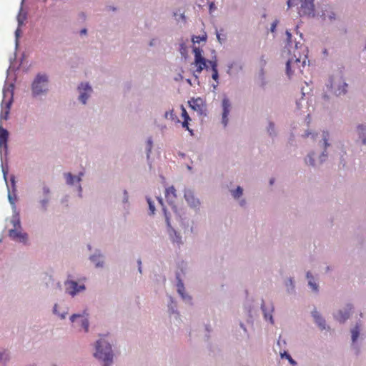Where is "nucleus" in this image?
Returning a JSON list of instances; mask_svg holds the SVG:
<instances>
[{"instance_id": "1", "label": "nucleus", "mask_w": 366, "mask_h": 366, "mask_svg": "<svg viewBox=\"0 0 366 366\" xmlns=\"http://www.w3.org/2000/svg\"><path fill=\"white\" fill-rule=\"evenodd\" d=\"M94 356L103 361V366H109L113 362V353L110 344L102 339L98 340Z\"/></svg>"}, {"instance_id": "2", "label": "nucleus", "mask_w": 366, "mask_h": 366, "mask_svg": "<svg viewBox=\"0 0 366 366\" xmlns=\"http://www.w3.org/2000/svg\"><path fill=\"white\" fill-rule=\"evenodd\" d=\"M47 76L44 74H38L34 80L31 86L34 96L41 94L46 92Z\"/></svg>"}, {"instance_id": "3", "label": "nucleus", "mask_w": 366, "mask_h": 366, "mask_svg": "<svg viewBox=\"0 0 366 366\" xmlns=\"http://www.w3.org/2000/svg\"><path fill=\"white\" fill-rule=\"evenodd\" d=\"M12 222L14 229L9 231V237L13 240L25 243L27 240V234L21 232L20 221L19 219H14Z\"/></svg>"}, {"instance_id": "4", "label": "nucleus", "mask_w": 366, "mask_h": 366, "mask_svg": "<svg viewBox=\"0 0 366 366\" xmlns=\"http://www.w3.org/2000/svg\"><path fill=\"white\" fill-rule=\"evenodd\" d=\"M13 102V93L10 91H4V99L1 102V119L6 120L10 112Z\"/></svg>"}, {"instance_id": "5", "label": "nucleus", "mask_w": 366, "mask_h": 366, "mask_svg": "<svg viewBox=\"0 0 366 366\" xmlns=\"http://www.w3.org/2000/svg\"><path fill=\"white\" fill-rule=\"evenodd\" d=\"M193 53L194 54L193 64L197 67L195 71L200 74L204 69L207 68V63H208L209 61L202 56V50L201 49L194 47Z\"/></svg>"}, {"instance_id": "6", "label": "nucleus", "mask_w": 366, "mask_h": 366, "mask_svg": "<svg viewBox=\"0 0 366 366\" xmlns=\"http://www.w3.org/2000/svg\"><path fill=\"white\" fill-rule=\"evenodd\" d=\"M295 59L292 58L287 61L286 72H287V74L288 75V76H290L292 75V69H291L292 66H296L297 69L301 70V68L304 67L306 64V60H307L306 56H304L302 58L301 56H300L299 58H297L295 56Z\"/></svg>"}, {"instance_id": "7", "label": "nucleus", "mask_w": 366, "mask_h": 366, "mask_svg": "<svg viewBox=\"0 0 366 366\" xmlns=\"http://www.w3.org/2000/svg\"><path fill=\"white\" fill-rule=\"evenodd\" d=\"M314 0H301V6L300 9V16L313 14L315 11Z\"/></svg>"}, {"instance_id": "8", "label": "nucleus", "mask_w": 366, "mask_h": 366, "mask_svg": "<svg viewBox=\"0 0 366 366\" xmlns=\"http://www.w3.org/2000/svg\"><path fill=\"white\" fill-rule=\"evenodd\" d=\"M222 110H223V112H222V124H224V127H226L228 123V115L229 114L230 109H231V104H230V102L228 99V98L224 97L222 99Z\"/></svg>"}, {"instance_id": "9", "label": "nucleus", "mask_w": 366, "mask_h": 366, "mask_svg": "<svg viewBox=\"0 0 366 366\" xmlns=\"http://www.w3.org/2000/svg\"><path fill=\"white\" fill-rule=\"evenodd\" d=\"M66 292L72 296L85 288L84 285L79 286L74 281H69L66 282Z\"/></svg>"}, {"instance_id": "10", "label": "nucleus", "mask_w": 366, "mask_h": 366, "mask_svg": "<svg viewBox=\"0 0 366 366\" xmlns=\"http://www.w3.org/2000/svg\"><path fill=\"white\" fill-rule=\"evenodd\" d=\"M79 89L81 92L80 96H79V100L84 104H86V100L88 99V97H89V94L86 93V92H91L92 88L89 85V84L81 83L80 84V86H79Z\"/></svg>"}, {"instance_id": "11", "label": "nucleus", "mask_w": 366, "mask_h": 366, "mask_svg": "<svg viewBox=\"0 0 366 366\" xmlns=\"http://www.w3.org/2000/svg\"><path fill=\"white\" fill-rule=\"evenodd\" d=\"M188 103L193 110L197 112L199 114L203 112L204 104L203 100L201 98H193L189 101Z\"/></svg>"}, {"instance_id": "12", "label": "nucleus", "mask_w": 366, "mask_h": 366, "mask_svg": "<svg viewBox=\"0 0 366 366\" xmlns=\"http://www.w3.org/2000/svg\"><path fill=\"white\" fill-rule=\"evenodd\" d=\"M335 86L336 81L332 79H331L330 87L331 89L334 91L335 94L337 96H340L341 94H345L346 93L347 84H346L345 82H342V84L341 85L340 84L337 88H336Z\"/></svg>"}, {"instance_id": "13", "label": "nucleus", "mask_w": 366, "mask_h": 366, "mask_svg": "<svg viewBox=\"0 0 366 366\" xmlns=\"http://www.w3.org/2000/svg\"><path fill=\"white\" fill-rule=\"evenodd\" d=\"M184 197L188 204H189L192 207H195L199 204V200L194 197V194L191 190L185 191Z\"/></svg>"}, {"instance_id": "14", "label": "nucleus", "mask_w": 366, "mask_h": 366, "mask_svg": "<svg viewBox=\"0 0 366 366\" xmlns=\"http://www.w3.org/2000/svg\"><path fill=\"white\" fill-rule=\"evenodd\" d=\"M9 138V132L6 129L0 127V147L7 148V141Z\"/></svg>"}, {"instance_id": "15", "label": "nucleus", "mask_w": 366, "mask_h": 366, "mask_svg": "<svg viewBox=\"0 0 366 366\" xmlns=\"http://www.w3.org/2000/svg\"><path fill=\"white\" fill-rule=\"evenodd\" d=\"M176 197V189L173 186H171L166 189L165 197L168 202H173Z\"/></svg>"}, {"instance_id": "16", "label": "nucleus", "mask_w": 366, "mask_h": 366, "mask_svg": "<svg viewBox=\"0 0 366 366\" xmlns=\"http://www.w3.org/2000/svg\"><path fill=\"white\" fill-rule=\"evenodd\" d=\"M81 318V325L84 329V331L86 332H88L89 329V321L87 318H84L83 315H73L71 316L70 320L72 322H74L76 318Z\"/></svg>"}, {"instance_id": "17", "label": "nucleus", "mask_w": 366, "mask_h": 366, "mask_svg": "<svg viewBox=\"0 0 366 366\" xmlns=\"http://www.w3.org/2000/svg\"><path fill=\"white\" fill-rule=\"evenodd\" d=\"M208 63L212 67V77L214 80L217 81L219 78L218 71H217V63L216 60L209 61Z\"/></svg>"}, {"instance_id": "18", "label": "nucleus", "mask_w": 366, "mask_h": 366, "mask_svg": "<svg viewBox=\"0 0 366 366\" xmlns=\"http://www.w3.org/2000/svg\"><path fill=\"white\" fill-rule=\"evenodd\" d=\"M82 173H79V177H76L74 175H72L71 173H66L65 174L66 183L68 184H73L74 183V179H76L78 182L81 181V176H82Z\"/></svg>"}, {"instance_id": "19", "label": "nucleus", "mask_w": 366, "mask_h": 366, "mask_svg": "<svg viewBox=\"0 0 366 366\" xmlns=\"http://www.w3.org/2000/svg\"><path fill=\"white\" fill-rule=\"evenodd\" d=\"M312 315H313V317L315 318V320L316 323L318 325L320 328L321 330L325 329V320L323 318H322L320 317V315H319L317 312H315Z\"/></svg>"}, {"instance_id": "20", "label": "nucleus", "mask_w": 366, "mask_h": 366, "mask_svg": "<svg viewBox=\"0 0 366 366\" xmlns=\"http://www.w3.org/2000/svg\"><path fill=\"white\" fill-rule=\"evenodd\" d=\"M169 234L173 242H176L178 244H182V237L174 229H171Z\"/></svg>"}, {"instance_id": "21", "label": "nucleus", "mask_w": 366, "mask_h": 366, "mask_svg": "<svg viewBox=\"0 0 366 366\" xmlns=\"http://www.w3.org/2000/svg\"><path fill=\"white\" fill-rule=\"evenodd\" d=\"M349 312H343L342 311H339L335 315V318L340 322H343L349 317Z\"/></svg>"}, {"instance_id": "22", "label": "nucleus", "mask_w": 366, "mask_h": 366, "mask_svg": "<svg viewBox=\"0 0 366 366\" xmlns=\"http://www.w3.org/2000/svg\"><path fill=\"white\" fill-rule=\"evenodd\" d=\"M360 138L362 139L363 143H366V128L362 125H360L357 127Z\"/></svg>"}, {"instance_id": "23", "label": "nucleus", "mask_w": 366, "mask_h": 366, "mask_svg": "<svg viewBox=\"0 0 366 366\" xmlns=\"http://www.w3.org/2000/svg\"><path fill=\"white\" fill-rule=\"evenodd\" d=\"M322 137L323 141V146L326 148L327 147L329 146V144L327 142L329 139V133L327 132H323Z\"/></svg>"}, {"instance_id": "24", "label": "nucleus", "mask_w": 366, "mask_h": 366, "mask_svg": "<svg viewBox=\"0 0 366 366\" xmlns=\"http://www.w3.org/2000/svg\"><path fill=\"white\" fill-rule=\"evenodd\" d=\"M181 109H182V117L184 119V121L189 122L191 120V118L189 117L185 108L183 106H182Z\"/></svg>"}, {"instance_id": "25", "label": "nucleus", "mask_w": 366, "mask_h": 366, "mask_svg": "<svg viewBox=\"0 0 366 366\" xmlns=\"http://www.w3.org/2000/svg\"><path fill=\"white\" fill-rule=\"evenodd\" d=\"M358 336H359V327L357 326H356L355 328H354L352 330V342H355L356 340L357 339Z\"/></svg>"}, {"instance_id": "26", "label": "nucleus", "mask_w": 366, "mask_h": 366, "mask_svg": "<svg viewBox=\"0 0 366 366\" xmlns=\"http://www.w3.org/2000/svg\"><path fill=\"white\" fill-rule=\"evenodd\" d=\"M242 194V189L238 187L235 190L232 192V195L234 198H238Z\"/></svg>"}, {"instance_id": "27", "label": "nucleus", "mask_w": 366, "mask_h": 366, "mask_svg": "<svg viewBox=\"0 0 366 366\" xmlns=\"http://www.w3.org/2000/svg\"><path fill=\"white\" fill-rule=\"evenodd\" d=\"M184 290V285L181 281H179L177 284V290H178V292L181 295V296L183 298L184 297V292H183Z\"/></svg>"}, {"instance_id": "28", "label": "nucleus", "mask_w": 366, "mask_h": 366, "mask_svg": "<svg viewBox=\"0 0 366 366\" xmlns=\"http://www.w3.org/2000/svg\"><path fill=\"white\" fill-rule=\"evenodd\" d=\"M282 357H285L288 360L290 364H292L293 366H295L297 363L292 358V357L287 354L286 352H285L283 354H282Z\"/></svg>"}, {"instance_id": "29", "label": "nucleus", "mask_w": 366, "mask_h": 366, "mask_svg": "<svg viewBox=\"0 0 366 366\" xmlns=\"http://www.w3.org/2000/svg\"><path fill=\"white\" fill-rule=\"evenodd\" d=\"M206 37L205 36H194L192 37V41L194 43H199L201 41H205Z\"/></svg>"}, {"instance_id": "30", "label": "nucleus", "mask_w": 366, "mask_h": 366, "mask_svg": "<svg viewBox=\"0 0 366 366\" xmlns=\"http://www.w3.org/2000/svg\"><path fill=\"white\" fill-rule=\"evenodd\" d=\"M147 202H148L149 207V209H150V211H151V213H152V214H154V211H155V207H154V204H153V203H152V202L150 200V199H147Z\"/></svg>"}, {"instance_id": "31", "label": "nucleus", "mask_w": 366, "mask_h": 366, "mask_svg": "<svg viewBox=\"0 0 366 366\" xmlns=\"http://www.w3.org/2000/svg\"><path fill=\"white\" fill-rule=\"evenodd\" d=\"M182 127L184 128H185L187 130H188L192 135L193 134V131L192 129H190L189 127V122L183 121Z\"/></svg>"}, {"instance_id": "32", "label": "nucleus", "mask_w": 366, "mask_h": 366, "mask_svg": "<svg viewBox=\"0 0 366 366\" xmlns=\"http://www.w3.org/2000/svg\"><path fill=\"white\" fill-rule=\"evenodd\" d=\"M8 357H9V354L6 351H4L0 353V360H1L5 361L7 360Z\"/></svg>"}, {"instance_id": "33", "label": "nucleus", "mask_w": 366, "mask_h": 366, "mask_svg": "<svg viewBox=\"0 0 366 366\" xmlns=\"http://www.w3.org/2000/svg\"><path fill=\"white\" fill-rule=\"evenodd\" d=\"M306 162H307V164H309L312 166L314 165V159H313L312 155H310V154L308 155L307 158L306 159Z\"/></svg>"}, {"instance_id": "34", "label": "nucleus", "mask_w": 366, "mask_h": 366, "mask_svg": "<svg viewBox=\"0 0 366 366\" xmlns=\"http://www.w3.org/2000/svg\"><path fill=\"white\" fill-rule=\"evenodd\" d=\"M309 285L314 291H315V292L317 291V287H318L317 285L315 282H312L311 280H309Z\"/></svg>"}, {"instance_id": "35", "label": "nucleus", "mask_w": 366, "mask_h": 366, "mask_svg": "<svg viewBox=\"0 0 366 366\" xmlns=\"http://www.w3.org/2000/svg\"><path fill=\"white\" fill-rule=\"evenodd\" d=\"M277 23L278 21H275L272 23V26H271V31L272 32H274L275 29H276V26L277 25Z\"/></svg>"}, {"instance_id": "36", "label": "nucleus", "mask_w": 366, "mask_h": 366, "mask_svg": "<svg viewBox=\"0 0 366 366\" xmlns=\"http://www.w3.org/2000/svg\"><path fill=\"white\" fill-rule=\"evenodd\" d=\"M49 189L47 187H43V192L45 195H48L49 194Z\"/></svg>"}, {"instance_id": "37", "label": "nucleus", "mask_w": 366, "mask_h": 366, "mask_svg": "<svg viewBox=\"0 0 366 366\" xmlns=\"http://www.w3.org/2000/svg\"><path fill=\"white\" fill-rule=\"evenodd\" d=\"M148 147H149V152L151 151L152 146V141L151 139H149L147 141Z\"/></svg>"}, {"instance_id": "38", "label": "nucleus", "mask_w": 366, "mask_h": 366, "mask_svg": "<svg viewBox=\"0 0 366 366\" xmlns=\"http://www.w3.org/2000/svg\"><path fill=\"white\" fill-rule=\"evenodd\" d=\"M215 9L214 4L213 2L209 4V11L212 12Z\"/></svg>"}, {"instance_id": "39", "label": "nucleus", "mask_w": 366, "mask_h": 366, "mask_svg": "<svg viewBox=\"0 0 366 366\" xmlns=\"http://www.w3.org/2000/svg\"><path fill=\"white\" fill-rule=\"evenodd\" d=\"M264 317H265V318H266V319L269 318V320H270V322H271L272 323H273V322H273V320H272V315H268L265 314V315H264Z\"/></svg>"}, {"instance_id": "40", "label": "nucleus", "mask_w": 366, "mask_h": 366, "mask_svg": "<svg viewBox=\"0 0 366 366\" xmlns=\"http://www.w3.org/2000/svg\"><path fill=\"white\" fill-rule=\"evenodd\" d=\"M295 1V0H288V1H287V6H288V7H289V8H290L291 6H293V1Z\"/></svg>"}, {"instance_id": "41", "label": "nucleus", "mask_w": 366, "mask_h": 366, "mask_svg": "<svg viewBox=\"0 0 366 366\" xmlns=\"http://www.w3.org/2000/svg\"><path fill=\"white\" fill-rule=\"evenodd\" d=\"M9 202H11V204H14V198H12V197L11 196L10 194H9Z\"/></svg>"}, {"instance_id": "42", "label": "nucleus", "mask_w": 366, "mask_h": 366, "mask_svg": "<svg viewBox=\"0 0 366 366\" xmlns=\"http://www.w3.org/2000/svg\"><path fill=\"white\" fill-rule=\"evenodd\" d=\"M47 202H48V200H47V199H44V200H42L41 203H42L43 207H46V204H47Z\"/></svg>"}, {"instance_id": "43", "label": "nucleus", "mask_w": 366, "mask_h": 366, "mask_svg": "<svg viewBox=\"0 0 366 366\" xmlns=\"http://www.w3.org/2000/svg\"><path fill=\"white\" fill-rule=\"evenodd\" d=\"M286 34H287V36L288 39H290V38H291V36H292V35H291L290 32V31H286Z\"/></svg>"}, {"instance_id": "44", "label": "nucleus", "mask_w": 366, "mask_h": 366, "mask_svg": "<svg viewBox=\"0 0 366 366\" xmlns=\"http://www.w3.org/2000/svg\"><path fill=\"white\" fill-rule=\"evenodd\" d=\"M86 33V29H83L81 30V34H85Z\"/></svg>"}, {"instance_id": "45", "label": "nucleus", "mask_w": 366, "mask_h": 366, "mask_svg": "<svg viewBox=\"0 0 366 366\" xmlns=\"http://www.w3.org/2000/svg\"><path fill=\"white\" fill-rule=\"evenodd\" d=\"M307 277L308 279L312 278V274H311V273H310V272H307Z\"/></svg>"}, {"instance_id": "46", "label": "nucleus", "mask_w": 366, "mask_h": 366, "mask_svg": "<svg viewBox=\"0 0 366 366\" xmlns=\"http://www.w3.org/2000/svg\"><path fill=\"white\" fill-rule=\"evenodd\" d=\"M158 200H159V202L161 204H163V201H162V198H159V199H158Z\"/></svg>"}, {"instance_id": "47", "label": "nucleus", "mask_w": 366, "mask_h": 366, "mask_svg": "<svg viewBox=\"0 0 366 366\" xmlns=\"http://www.w3.org/2000/svg\"><path fill=\"white\" fill-rule=\"evenodd\" d=\"M273 182H274V179H272L270 180V184H273Z\"/></svg>"}, {"instance_id": "48", "label": "nucleus", "mask_w": 366, "mask_h": 366, "mask_svg": "<svg viewBox=\"0 0 366 366\" xmlns=\"http://www.w3.org/2000/svg\"><path fill=\"white\" fill-rule=\"evenodd\" d=\"M167 224H168V226H169V219H168V218H167Z\"/></svg>"}, {"instance_id": "49", "label": "nucleus", "mask_w": 366, "mask_h": 366, "mask_svg": "<svg viewBox=\"0 0 366 366\" xmlns=\"http://www.w3.org/2000/svg\"><path fill=\"white\" fill-rule=\"evenodd\" d=\"M56 305L54 306V312H56Z\"/></svg>"}, {"instance_id": "50", "label": "nucleus", "mask_w": 366, "mask_h": 366, "mask_svg": "<svg viewBox=\"0 0 366 366\" xmlns=\"http://www.w3.org/2000/svg\"><path fill=\"white\" fill-rule=\"evenodd\" d=\"M310 134H311V133H307V134H305V136H306V137H309V135H310Z\"/></svg>"}]
</instances>
